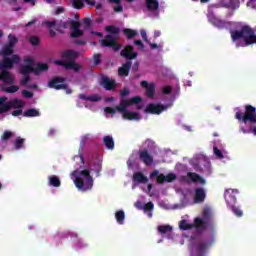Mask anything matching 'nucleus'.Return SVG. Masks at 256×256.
<instances>
[{
    "label": "nucleus",
    "mask_w": 256,
    "mask_h": 256,
    "mask_svg": "<svg viewBox=\"0 0 256 256\" xmlns=\"http://www.w3.org/2000/svg\"><path fill=\"white\" fill-rule=\"evenodd\" d=\"M0 55L4 58L0 62V81H3L6 85H13L15 83V74L11 72L14 65H17L21 62L19 55H13V43L5 45L0 51ZM9 58V56H11Z\"/></svg>",
    "instance_id": "nucleus-1"
},
{
    "label": "nucleus",
    "mask_w": 256,
    "mask_h": 256,
    "mask_svg": "<svg viewBox=\"0 0 256 256\" xmlns=\"http://www.w3.org/2000/svg\"><path fill=\"white\" fill-rule=\"evenodd\" d=\"M212 245L213 242L209 238L201 234L192 235L190 237L189 251L192 255L205 256Z\"/></svg>",
    "instance_id": "nucleus-2"
},
{
    "label": "nucleus",
    "mask_w": 256,
    "mask_h": 256,
    "mask_svg": "<svg viewBox=\"0 0 256 256\" xmlns=\"http://www.w3.org/2000/svg\"><path fill=\"white\" fill-rule=\"evenodd\" d=\"M141 101H143L141 96H135L129 100L122 98L119 105L116 106V110L119 113H122L123 119H127L128 121H139L141 116L138 114V112L128 111L127 108L131 107V105H139Z\"/></svg>",
    "instance_id": "nucleus-3"
},
{
    "label": "nucleus",
    "mask_w": 256,
    "mask_h": 256,
    "mask_svg": "<svg viewBox=\"0 0 256 256\" xmlns=\"http://www.w3.org/2000/svg\"><path fill=\"white\" fill-rule=\"evenodd\" d=\"M230 35L233 42L243 39L246 47L256 43L255 30L249 25L242 26L240 30H231Z\"/></svg>",
    "instance_id": "nucleus-4"
},
{
    "label": "nucleus",
    "mask_w": 256,
    "mask_h": 256,
    "mask_svg": "<svg viewBox=\"0 0 256 256\" xmlns=\"http://www.w3.org/2000/svg\"><path fill=\"white\" fill-rule=\"evenodd\" d=\"M106 31L110 34L106 35L104 39L101 40L102 47H110L113 51H121L123 44L117 43L121 29L115 25H110L106 27Z\"/></svg>",
    "instance_id": "nucleus-5"
},
{
    "label": "nucleus",
    "mask_w": 256,
    "mask_h": 256,
    "mask_svg": "<svg viewBox=\"0 0 256 256\" xmlns=\"http://www.w3.org/2000/svg\"><path fill=\"white\" fill-rule=\"evenodd\" d=\"M72 175H74V183L77 189L80 191H90L93 189V176L88 169L82 171H73Z\"/></svg>",
    "instance_id": "nucleus-6"
},
{
    "label": "nucleus",
    "mask_w": 256,
    "mask_h": 256,
    "mask_svg": "<svg viewBox=\"0 0 256 256\" xmlns=\"http://www.w3.org/2000/svg\"><path fill=\"white\" fill-rule=\"evenodd\" d=\"M245 113L237 111L235 114V119L242 121V123L256 124V108L251 104H247L245 107Z\"/></svg>",
    "instance_id": "nucleus-7"
},
{
    "label": "nucleus",
    "mask_w": 256,
    "mask_h": 256,
    "mask_svg": "<svg viewBox=\"0 0 256 256\" xmlns=\"http://www.w3.org/2000/svg\"><path fill=\"white\" fill-rule=\"evenodd\" d=\"M48 87L50 89H56V91H61V89H63L64 91H66L67 95H71L73 93V90H71V88H69V86L67 84H65L64 77L56 76V77L52 78L48 82Z\"/></svg>",
    "instance_id": "nucleus-8"
},
{
    "label": "nucleus",
    "mask_w": 256,
    "mask_h": 256,
    "mask_svg": "<svg viewBox=\"0 0 256 256\" xmlns=\"http://www.w3.org/2000/svg\"><path fill=\"white\" fill-rule=\"evenodd\" d=\"M203 221L201 218L196 217L194 219V223H189L187 220H181L179 222V229L181 231H191V229H196L197 233H203L201 229H203Z\"/></svg>",
    "instance_id": "nucleus-9"
},
{
    "label": "nucleus",
    "mask_w": 256,
    "mask_h": 256,
    "mask_svg": "<svg viewBox=\"0 0 256 256\" xmlns=\"http://www.w3.org/2000/svg\"><path fill=\"white\" fill-rule=\"evenodd\" d=\"M121 57L127 59V61H133V59H137L139 57V53L135 52V46L127 45L120 52Z\"/></svg>",
    "instance_id": "nucleus-10"
},
{
    "label": "nucleus",
    "mask_w": 256,
    "mask_h": 256,
    "mask_svg": "<svg viewBox=\"0 0 256 256\" xmlns=\"http://www.w3.org/2000/svg\"><path fill=\"white\" fill-rule=\"evenodd\" d=\"M237 189H227L224 193L225 201L228 207H233L237 203Z\"/></svg>",
    "instance_id": "nucleus-11"
},
{
    "label": "nucleus",
    "mask_w": 256,
    "mask_h": 256,
    "mask_svg": "<svg viewBox=\"0 0 256 256\" xmlns=\"http://www.w3.org/2000/svg\"><path fill=\"white\" fill-rule=\"evenodd\" d=\"M165 109L166 107L161 104L150 103L144 109V113H150L151 115H161Z\"/></svg>",
    "instance_id": "nucleus-12"
},
{
    "label": "nucleus",
    "mask_w": 256,
    "mask_h": 256,
    "mask_svg": "<svg viewBox=\"0 0 256 256\" xmlns=\"http://www.w3.org/2000/svg\"><path fill=\"white\" fill-rule=\"evenodd\" d=\"M102 86L104 87V89H106V91H115L117 89V81H115V79H111L107 76H104L102 78Z\"/></svg>",
    "instance_id": "nucleus-13"
},
{
    "label": "nucleus",
    "mask_w": 256,
    "mask_h": 256,
    "mask_svg": "<svg viewBox=\"0 0 256 256\" xmlns=\"http://www.w3.org/2000/svg\"><path fill=\"white\" fill-rule=\"evenodd\" d=\"M140 85L143 89H146V96L148 99H153V97H155V83L149 84L147 80H143Z\"/></svg>",
    "instance_id": "nucleus-14"
},
{
    "label": "nucleus",
    "mask_w": 256,
    "mask_h": 256,
    "mask_svg": "<svg viewBox=\"0 0 256 256\" xmlns=\"http://www.w3.org/2000/svg\"><path fill=\"white\" fill-rule=\"evenodd\" d=\"M138 155L142 163H145L147 166L153 165V156L149 154V151L147 149L139 150Z\"/></svg>",
    "instance_id": "nucleus-15"
},
{
    "label": "nucleus",
    "mask_w": 256,
    "mask_h": 256,
    "mask_svg": "<svg viewBox=\"0 0 256 256\" xmlns=\"http://www.w3.org/2000/svg\"><path fill=\"white\" fill-rule=\"evenodd\" d=\"M202 217L200 220L202 221L203 228H200L202 233L207 231V227H209V222L211 221V210L208 208L204 209L202 212Z\"/></svg>",
    "instance_id": "nucleus-16"
},
{
    "label": "nucleus",
    "mask_w": 256,
    "mask_h": 256,
    "mask_svg": "<svg viewBox=\"0 0 256 256\" xmlns=\"http://www.w3.org/2000/svg\"><path fill=\"white\" fill-rule=\"evenodd\" d=\"M131 65H133V62L130 60H127L126 63L122 64V66L118 68L119 77H129V73H131Z\"/></svg>",
    "instance_id": "nucleus-17"
},
{
    "label": "nucleus",
    "mask_w": 256,
    "mask_h": 256,
    "mask_svg": "<svg viewBox=\"0 0 256 256\" xmlns=\"http://www.w3.org/2000/svg\"><path fill=\"white\" fill-rule=\"evenodd\" d=\"M207 197V193L204 188H196L194 194V203H203L205 198Z\"/></svg>",
    "instance_id": "nucleus-18"
},
{
    "label": "nucleus",
    "mask_w": 256,
    "mask_h": 256,
    "mask_svg": "<svg viewBox=\"0 0 256 256\" xmlns=\"http://www.w3.org/2000/svg\"><path fill=\"white\" fill-rule=\"evenodd\" d=\"M7 100V96L0 97V115H4V113H9V111H11V106Z\"/></svg>",
    "instance_id": "nucleus-19"
},
{
    "label": "nucleus",
    "mask_w": 256,
    "mask_h": 256,
    "mask_svg": "<svg viewBox=\"0 0 256 256\" xmlns=\"http://www.w3.org/2000/svg\"><path fill=\"white\" fill-rule=\"evenodd\" d=\"M62 59H67L68 61H73L79 57V52L75 50H65L61 53Z\"/></svg>",
    "instance_id": "nucleus-20"
},
{
    "label": "nucleus",
    "mask_w": 256,
    "mask_h": 256,
    "mask_svg": "<svg viewBox=\"0 0 256 256\" xmlns=\"http://www.w3.org/2000/svg\"><path fill=\"white\" fill-rule=\"evenodd\" d=\"M132 178L135 183L145 184L149 182V178H147V176H145L143 172H135Z\"/></svg>",
    "instance_id": "nucleus-21"
},
{
    "label": "nucleus",
    "mask_w": 256,
    "mask_h": 256,
    "mask_svg": "<svg viewBox=\"0 0 256 256\" xmlns=\"http://www.w3.org/2000/svg\"><path fill=\"white\" fill-rule=\"evenodd\" d=\"M187 177H189L193 183H201L202 185H205V179L195 172H188Z\"/></svg>",
    "instance_id": "nucleus-22"
},
{
    "label": "nucleus",
    "mask_w": 256,
    "mask_h": 256,
    "mask_svg": "<svg viewBox=\"0 0 256 256\" xmlns=\"http://www.w3.org/2000/svg\"><path fill=\"white\" fill-rule=\"evenodd\" d=\"M79 99H82V101H90L91 103H97L101 101V97L99 95L94 94V95H85V94H79Z\"/></svg>",
    "instance_id": "nucleus-23"
},
{
    "label": "nucleus",
    "mask_w": 256,
    "mask_h": 256,
    "mask_svg": "<svg viewBox=\"0 0 256 256\" xmlns=\"http://www.w3.org/2000/svg\"><path fill=\"white\" fill-rule=\"evenodd\" d=\"M103 143L109 151H113L115 149V141L113 140V136H104Z\"/></svg>",
    "instance_id": "nucleus-24"
},
{
    "label": "nucleus",
    "mask_w": 256,
    "mask_h": 256,
    "mask_svg": "<svg viewBox=\"0 0 256 256\" xmlns=\"http://www.w3.org/2000/svg\"><path fill=\"white\" fill-rule=\"evenodd\" d=\"M44 25H46L48 31H49V35L50 37H56L57 36V32H55V30H53L52 28L55 27V25H57L56 21H45Z\"/></svg>",
    "instance_id": "nucleus-25"
},
{
    "label": "nucleus",
    "mask_w": 256,
    "mask_h": 256,
    "mask_svg": "<svg viewBox=\"0 0 256 256\" xmlns=\"http://www.w3.org/2000/svg\"><path fill=\"white\" fill-rule=\"evenodd\" d=\"M48 183L50 187H61V179L58 178V176L51 175L48 177Z\"/></svg>",
    "instance_id": "nucleus-26"
},
{
    "label": "nucleus",
    "mask_w": 256,
    "mask_h": 256,
    "mask_svg": "<svg viewBox=\"0 0 256 256\" xmlns=\"http://www.w3.org/2000/svg\"><path fill=\"white\" fill-rule=\"evenodd\" d=\"M102 169H103V163L99 160L94 161V163L91 166V171H94L97 177H99Z\"/></svg>",
    "instance_id": "nucleus-27"
},
{
    "label": "nucleus",
    "mask_w": 256,
    "mask_h": 256,
    "mask_svg": "<svg viewBox=\"0 0 256 256\" xmlns=\"http://www.w3.org/2000/svg\"><path fill=\"white\" fill-rule=\"evenodd\" d=\"M146 7L149 11H157L159 2L157 0H146Z\"/></svg>",
    "instance_id": "nucleus-28"
},
{
    "label": "nucleus",
    "mask_w": 256,
    "mask_h": 256,
    "mask_svg": "<svg viewBox=\"0 0 256 256\" xmlns=\"http://www.w3.org/2000/svg\"><path fill=\"white\" fill-rule=\"evenodd\" d=\"M40 116H41V112H39V110L35 108L28 109L23 113V117H40Z\"/></svg>",
    "instance_id": "nucleus-29"
},
{
    "label": "nucleus",
    "mask_w": 256,
    "mask_h": 256,
    "mask_svg": "<svg viewBox=\"0 0 256 256\" xmlns=\"http://www.w3.org/2000/svg\"><path fill=\"white\" fill-rule=\"evenodd\" d=\"M8 103L10 105V109H22L23 107V101L17 98L8 101Z\"/></svg>",
    "instance_id": "nucleus-30"
},
{
    "label": "nucleus",
    "mask_w": 256,
    "mask_h": 256,
    "mask_svg": "<svg viewBox=\"0 0 256 256\" xmlns=\"http://www.w3.org/2000/svg\"><path fill=\"white\" fill-rule=\"evenodd\" d=\"M35 72V69H33V66L31 64L23 65L20 67V73L21 75H31V73Z\"/></svg>",
    "instance_id": "nucleus-31"
},
{
    "label": "nucleus",
    "mask_w": 256,
    "mask_h": 256,
    "mask_svg": "<svg viewBox=\"0 0 256 256\" xmlns=\"http://www.w3.org/2000/svg\"><path fill=\"white\" fill-rule=\"evenodd\" d=\"M213 24L215 25V27H218V29H225L229 25V22L221 20L219 18H214Z\"/></svg>",
    "instance_id": "nucleus-32"
},
{
    "label": "nucleus",
    "mask_w": 256,
    "mask_h": 256,
    "mask_svg": "<svg viewBox=\"0 0 256 256\" xmlns=\"http://www.w3.org/2000/svg\"><path fill=\"white\" fill-rule=\"evenodd\" d=\"M43 71H49V65L46 63L37 64L36 68L34 69V73L39 75V73H43Z\"/></svg>",
    "instance_id": "nucleus-33"
},
{
    "label": "nucleus",
    "mask_w": 256,
    "mask_h": 256,
    "mask_svg": "<svg viewBox=\"0 0 256 256\" xmlns=\"http://www.w3.org/2000/svg\"><path fill=\"white\" fill-rule=\"evenodd\" d=\"M8 85L10 86L1 88L4 93H17L19 91V86L15 85V83Z\"/></svg>",
    "instance_id": "nucleus-34"
},
{
    "label": "nucleus",
    "mask_w": 256,
    "mask_h": 256,
    "mask_svg": "<svg viewBox=\"0 0 256 256\" xmlns=\"http://www.w3.org/2000/svg\"><path fill=\"white\" fill-rule=\"evenodd\" d=\"M66 70H72L76 73L81 70V65L77 64L75 61H69L68 64H66Z\"/></svg>",
    "instance_id": "nucleus-35"
},
{
    "label": "nucleus",
    "mask_w": 256,
    "mask_h": 256,
    "mask_svg": "<svg viewBox=\"0 0 256 256\" xmlns=\"http://www.w3.org/2000/svg\"><path fill=\"white\" fill-rule=\"evenodd\" d=\"M115 219L119 225H123V222L125 221V212L123 210L116 211Z\"/></svg>",
    "instance_id": "nucleus-36"
},
{
    "label": "nucleus",
    "mask_w": 256,
    "mask_h": 256,
    "mask_svg": "<svg viewBox=\"0 0 256 256\" xmlns=\"http://www.w3.org/2000/svg\"><path fill=\"white\" fill-rule=\"evenodd\" d=\"M123 34L127 39H133L134 37H137V31L130 29V28H125L123 30Z\"/></svg>",
    "instance_id": "nucleus-37"
},
{
    "label": "nucleus",
    "mask_w": 256,
    "mask_h": 256,
    "mask_svg": "<svg viewBox=\"0 0 256 256\" xmlns=\"http://www.w3.org/2000/svg\"><path fill=\"white\" fill-rule=\"evenodd\" d=\"M171 231H173V227H171V225L158 226V232H160L161 235H166V233H171Z\"/></svg>",
    "instance_id": "nucleus-38"
},
{
    "label": "nucleus",
    "mask_w": 256,
    "mask_h": 256,
    "mask_svg": "<svg viewBox=\"0 0 256 256\" xmlns=\"http://www.w3.org/2000/svg\"><path fill=\"white\" fill-rule=\"evenodd\" d=\"M72 7L73 9L81 10L83 7H85V1L84 0H72Z\"/></svg>",
    "instance_id": "nucleus-39"
},
{
    "label": "nucleus",
    "mask_w": 256,
    "mask_h": 256,
    "mask_svg": "<svg viewBox=\"0 0 256 256\" xmlns=\"http://www.w3.org/2000/svg\"><path fill=\"white\" fill-rule=\"evenodd\" d=\"M23 145H25V139L18 137L15 140L14 146L16 150L23 149Z\"/></svg>",
    "instance_id": "nucleus-40"
},
{
    "label": "nucleus",
    "mask_w": 256,
    "mask_h": 256,
    "mask_svg": "<svg viewBox=\"0 0 256 256\" xmlns=\"http://www.w3.org/2000/svg\"><path fill=\"white\" fill-rule=\"evenodd\" d=\"M229 209H231L236 217H243V210L237 208L235 205L229 206Z\"/></svg>",
    "instance_id": "nucleus-41"
},
{
    "label": "nucleus",
    "mask_w": 256,
    "mask_h": 256,
    "mask_svg": "<svg viewBox=\"0 0 256 256\" xmlns=\"http://www.w3.org/2000/svg\"><path fill=\"white\" fill-rule=\"evenodd\" d=\"M13 137V132L6 130L1 136L2 141H9Z\"/></svg>",
    "instance_id": "nucleus-42"
},
{
    "label": "nucleus",
    "mask_w": 256,
    "mask_h": 256,
    "mask_svg": "<svg viewBox=\"0 0 256 256\" xmlns=\"http://www.w3.org/2000/svg\"><path fill=\"white\" fill-rule=\"evenodd\" d=\"M70 37H72V39H77L78 37H83V30H72Z\"/></svg>",
    "instance_id": "nucleus-43"
},
{
    "label": "nucleus",
    "mask_w": 256,
    "mask_h": 256,
    "mask_svg": "<svg viewBox=\"0 0 256 256\" xmlns=\"http://www.w3.org/2000/svg\"><path fill=\"white\" fill-rule=\"evenodd\" d=\"M177 179V175L175 173H169L165 175V181L166 183H173Z\"/></svg>",
    "instance_id": "nucleus-44"
},
{
    "label": "nucleus",
    "mask_w": 256,
    "mask_h": 256,
    "mask_svg": "<svg viewBox=\"0 0 256 256\" xmlns=\"http://www.w3.org/2000/svg\"><path fill=\"white\" fill-rule=\"evenodd\" d=\"M29 42H30L31 45H33L34 47H37V45H39V37H37V36H30Z\"/></svg>",
    "instance_id": "nucleus-45"
},
{
    "label": "nucleus",
    "mask_w": 256,
    "mask_h": 256,
    "mask_svg": "<svg viewBox=\"0 0 256 256\" xmlns=\"http://www.w3.org/2000/svg\"><path fill=\"white\" fill-rule=\"evenodd\" d=\"M31 81L30 75H23L22 79L20 80V85H27Z\"/></svg>",
    "instance_id": "nucleus-46"
},
{
    "label": "nucleus",
    "mask_w": 256,
    "mask_h": 256,
    "mask_svg": "<svg viewBox=\"0 0 256 256\" xmlns=\"http://www.w3.org/2000/svg\"><path fill=\"white\" fill-rule=\"evenodd\" d=\"M155 205L153 204V202H148L143 206V210L144 211H153Z\"/></svg>",
    "instance_id": "nucleus-47"
},
{
    "label": "nucleus",
    "mask_w": 256,
    "mask_h": 256,
    "mask_svg": "<svg viewBox=\"0 0 256 256\" xmlns=\"http://www.w3.org/2000/svg\"><path fill=\"white\" fill-rule=\"evenodd\" d=\"M83 23H84V29H91V24H92L91 18H84Z\"/></svg>",
    "instance_id": "nucleus-48"
},
{
    "label": "nucleus",
    "mask_w": 256,
    "mask_h": 256,
    "mask_svg": "<svg viewBox=\"0 0 256 256\" xmlns=\"http://www.w3.org/2000/svg\"><path fill=\"white\" fill-rule=\"evenodd\" d=\"M157 183H159V185H163V183H166L165 180V174H159L156 178Z\"/></svg>",
    "instance_id": "nucleus-49"
},
{
    "label": "nucleus",
    "mask_w": 256,
    "mask_h": 256,
    "mask_svg": "<svg viewBox=\"0 0 256 256\" xmlns=\"http://www.w3.org/2000/svg\"><path fill=\"white\" fill-rule=\"evenodd\" d=\"M22 95L23 97H25L26 99H33V92L29 91V90H23L22 91Z\"/></svg>",
    "instance_id": "nucleus-50"
},
{
    "label": "nucleus",
    "mask_w": 256,
    "mask_h": 256,
    "mask_svg": "<svg viewBox=\"0 0 256 256\" xmlns=\"http://www.w3.org/2000/svg\"><path fill=\"white\" fill-rule=\"evenodd\" d=\"M213 151L218 159H223V152H221L218 147H214Z\"/></svg>",
    "instance_id": "nucleus-51"
},
{
    "label": "nucleus",
    "mask_w": 256,
    "mask_h": 256,
    "mask_svg": "<svg viewBox=\"0 0 256 256\" xmlns=\"http://www.w3.org/2000/svg\"><path fill=\"white\" fill-rule=\"evenodd\" d=\"M104 111L110 115H115L117 113V106H115V108L106 107Z\"/></svg>",
    "instance_id": "nucleus-52"
},
{
    "label": "nucleus",
    "mask_w": 256,
    "mask_h": 256,
    "mask_svg": "<svg viewBox=\"0 0 256 256\" xmlns=\"http://www.w3.org/2000/svg\"><path fill=\"white\" fill-rule=\"evenodd\" d=\"M79 27H81V23L75 21V20H72L71 21V28H72V31H75V30H78Z\"/></svg>",
    "instance_id": "nucleus-53"
},
{
    "label": "nucleus",
    "mask_w": 256,
    "mask_h": 256,
    "mask_svg": "<svg viewBox=\"0 0 256 256\" xmlns=\"http://www.w3.org/2000/svg\"><path fill=\"white\" fill-rule=\"evenodd\" d=\"M134 45H136L140 49V51H143V49H145V45L141 40H135Z\"/></svg>",
    "instance_id": "nucleus-54"
},
{
    "label": "nucleus",
    "mask_w": 256,
    "mask_h": 256,
    "mask_svg": "<svg viewBox=\"0 0 256 256\" xmlns=\"http://www.w3.org/2000/svg\"><path fill=\"white\" fill-rule=\"evenodd\" d=\"M93 59L94 65H101V54H95Z\"/></svg>",
    "instance_id": "nucleus-55"
},
{
    "label": "nucleus",
    "mask_w": 256,
    "mask_h": 256,
    "mask_svg": "<svg viewBox=\"0 0 256 256\" xmlns=\"http://www.w3.org/2000/svg\"><path fill=\"white\" fill-rule=\"evenodd\" d=\"M9 44L8 45H11L12 43V47L15 45V43H17L19 41V39H17V37L13 36V35H9Z\"/></svg>",
    "instance_id": "nucleus-56"
},
{
    "label": "nucleus",
    "mask_w": 256,
    "mask_h": 256,
    "mask_svg": "<svg viewBox=\"0 0 256 256\" xmlns=\"http://www.w3.org/2000/svg\"><path fill=\"white\" fill-rule=\"evenodd\" d=\"M55 64L60 65L61 67H64V69L67 70V65L69 64V62L58 60V61L55 62Z\"/></svg>",
    "instance_id": "nucleus-57"
},
{
    "label": "nucleus",
    "mask_w": 256,
    "mask_h": 256,
    "mask_svg": "<svg viewBox=\"0 0 256 256\" xmlns=\"http://www.w3.org/2000/svg\"><path fill=\"white\" fill-rule=\"evenodd\" d=\"M140 35H141L142 39H144V41L146 43H149V40L147 39V32L145 30H141L140 31Z\"/></svg>",
    "instance_id": "nucleus-58"
},
{
    "label": "nucleus",
    "mask_w": 256,
    "mask_h": 256,
    "mask_svg": "<svg viewBox=\"0 0 256 256\" xmlns=\"http://www.w3.org/2000/svg\"><path fill=\"white\" fill-rule=\"evenodd\" d=\"M13 117H19V115H23V110L22 109H18V110H14L12 112Z\"/></svg>",
    "instance_id": "nucleus-59"
},
{
    "label": "nucleus",
    "mask_w": 256,
    "mask_h": 256,
    "mask_svg": "<svg viewBox=\"0 0 256 256\" xmlns=\"http://www.w3.org/2000/svg\"><path fill=\"white\" fill-rule=\"evenodd\" d=\"M155 177H156V179H157V177H159V170H154L151 172L150 179H155Z\"/></svg>",
    "instance_id": "nucleus-60"
},
{
    "label": "nucleus",
    "mask_w": 256,
    "mask_h": 256,
    "mask_svg": "<svg viewBox=\"0 0 256 256\" xmlns=\"http://www.w3.org/2000/svg\"><path fill=\"white\" fill-rule=\"evenodd\" d=\"M162 93H164V95H169V93H171V86H165Z\"/></svg>",
    "instance_id": "nucleus-61"
},
{
    "label": "nucleus",
    "mask_w": 256,
    "mask_h": 256,
    "mask_svg": "<svg viewBox=\"0 0 256 256\" xmlns=\"http://www.w3.org/2000/svg\"><path fill=\"white\" fill-rule=\"evenodd\" d=\"M114 11L116 13H121L123 11V5H121V3H119L116 7H114Z\"/></svg>",
    "instance_id": "nucleus-62"
},
{
    "label": "nucleus",
    "mask_w": 256,
    "mask_h": 256,
    "mask_svg": "<svg viewBox=\"0 0 256 256\" xmlns=\"http://www.w3.org/2000/svg\"><path fill=\"white\" fill-rule=\"evenodd\" d=\"M129 90L128 89H123L120 91V95L121 97H127V95H129Z\"/></svg>",
    "instance_id": "nucleus-63"
},
{
    "label": "nucleus",
    "mask_w": 256,
    "mask_h": 256,
    "mask_svg": "<svg viewBox=\"0 0 256 256\" xmlns=\"http://www.w3.org/2000/svg\"><path fill=\"white\" fill-rule=\"evenodd\" d=\"M248 7H256V0H250L247 2Z\"/></svg>",
    "instance_id": "nucleus-64"
}]
</instances>
